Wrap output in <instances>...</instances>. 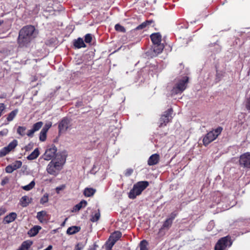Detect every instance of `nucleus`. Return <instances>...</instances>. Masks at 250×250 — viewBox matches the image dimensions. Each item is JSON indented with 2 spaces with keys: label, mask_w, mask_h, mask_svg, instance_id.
<instances>
[{
  "label": "nucleus",
  "mask_w": 250,
  "mask_h": 250,
  "mask_svg": "<svg viewBox=\"0 0 250 250\" xmlns=\"http://www.w3.org/2000/svg\"><path fill=\"white\" fill-rule=\"evenodd\" d=\"M84 245L82 243H78L76 246L74 250H82Z\"/></svg>",
  "instance_id": "obj_42"
},
{
  "label": "nucleus",
  "mask_w": 250,
  "mask_h": 250,
  "mask_svg": "<svg viewBox=\"0 0 250 250\" xmlns=\"http://www.w3.org/2000/svg\"><path fill=\"white\" fill-rule=\"evenodd\" d=\"M88 250H95L94 248H90Z\"/></svg>",
  "instance_id": "obj_53"
},
{
  "label": "nucleus",
  "mask_w": 250,
  "mask_h": 250,
  "mask_svg": "<svg viewBox=\"0 0 250 250\" xmlns=\"http://www.w3.org/2000/svg\"><path fill=\"white\" fill-rule=\"evenodd\" d=\"M8 182V179L7 178H5L4 179H3L2 181H1V185L2 186H4L5 184H6V183H7Z\"/></svg>",
  "instance_id": "obj_50"
},
{
  "label": "nucleus",
  "mask_w": 250,
  "mask_h": 250,
  "mask_svg": "<svg viewBox=\"0 0 250 250\" xmlns=\"http://www.w3.org/2000/svg\"><path fill=\"white\" fill-rule=\"evenodd\" d=\"M65 187V186L64 185H61L60 186L57 187L56 188V191L57 193H59L60 191L64 189Z\"/></svg>",
  "instance_id": "obj_43"
},
{
  "label": "nucleus",
  "mask_w": 250,
  "mask_h": 250,
  "mask_svg": "<svg viewBox=\"0 0 250 250\" xmlns=\"http://www.w3.org/2000/svg\"><path fill=\"white\" fill-rule=\"evenodd\" d=\"M70 125L69 120L65 118L63 119L59 124V131H65Z\"/></svg>",
  "instance_id": "obj_12"
},
{
  "label": "nucleus",
  "mask_w": 250,
  "mask_h": 250,
  "mask_svg": "<svg viewBox=\"0 0 250 250\" xmlns=\"http://www.w3.org/2000/svg\"><path fill=\"white\" fill-rule=\"evenodd\" d=\"M240 164L245 167L250 168V152H246L240 156Z\"/></svg>",
  "instance_id": "obj_9"
},
{
  "label": "nucleus",
  "mask_w": 250,
  "mask_h": 250,
  "mask_svg": "<svg viewBox=\"0 0 250 250\" xmlns=\"http://www.w3.org/2000/svg\"><path fill=\"white\" fill-rule=\"evenodd\" d=\"M160 156L157 154H154L150 156L147 164L149 166H153L156 165L159 161Z\"/></svg>",
  "instance_id": "obj_13"
},
{
  "label": "nucleus",
  "mask_w": 250,
  "mask_h": 250,
  "mask_svg": "<svg viewBox=\"0 0 250 250\" xmlns=\"http://www.w3.org/2000/svg\"><path fill=\"white\" fill-rule=\"evenodd\" d=\"M188 78L185 76L178 78L175 80V85L171 90L172 94H178L182 93L187 88Z\"/></svg>",
  "instance_id": "obj_3"
},
{
  "label": "nucleus",
  "mask_w": 250,
  "mask_h": 250,
  "mask_svg": "<svg viewBox=\"0 0 250 250\" xmlns=\"http://www.w3.org/2000/svg\"><path fill=\"white\" fill-rule=\"evenodd\" d=\"M132 172L133 170L132 169H128L125 172V175L126 176H129L132 173Z\"/></svg>",
  "instance_id": "obj_46"
},
{
  "label": "nucleus",
  "mask_w": 250,
  "mask_h": 250,
  "mask_svg": "<svg viewBox=\"0 0 250 250\" xmlns=\"http://www.w3.org/2000/svg\"><path fill=\"white\" fill-rule=\"evenodd\" d=\"M32 245V242L30 241H24L21 246L17 250H28Z\"/></svg>",
  "instance_id": "obj_23"
},
{
  "label": "nucleus",
  "mask_w": 250,
  "mask_h": 250,
  "mask_svg": "<svg viewBox=\"0 0 250 250\" xmlns=\"http://www.w3.org/2000/svg\"><path fill=\"white\" fill-rule=\"evenodd\" d=\"M246 107L247 109L250 110V97L248 98L246 101Z\"/></svg>",
  "instance_id": "obj_45"
},
{
  "label": "nucleus",
  "mask_w": 250,
  "mask_h": 250,
  "mask_svg": "<svg viewBox=\"0 0 250 250\" xmlns=\"http://www.w3.org/2000/svg\"><path fill=\"white\" fill-rule=\"evenodd\" d=\"M47 216L46 211L42 210L37 213V218L41 223H44L46 221V217Z\"/></svg>",
  "instance_id": "obj_15"
},
{
  "label": "nucleus",
  "mask_w": 250,
  "mask_h": 250,
  "mask_svg": "<svg viewBox=\"0 0 250 250\" xmlns=\"http://www.w3.org/2000/svg\"><path fill=\"white\" fill-rule=\"evenodd\" d=\"M80 230V228L77 226H72L68 228L66 233L68 234H74Z\"/></svg>",
  "instance_id": "obj_22"
},
{
  "label": "nucleus",
  "mask_w": 250,
  "mask_h": 250,
  "mask_svg": "<svg viewBox=\"0 0 250 250\" xmlns=\"http://www.w3.org/2000/svg\"><path fill=\"white\" fill-rule=\"evenodd\" d=\"M147 245L148 243L146 240L141 241L139 244L140 250H148L147 247Z\"/></svg>",
  "instance_id": "obj_29"
},
{
  "label": "nucleus",
  "mask_w": 250,
  "mask_h": 250,
  "mask_svg": "<svg viewBox=\"0 0 250 250\" xmlns=\"http://www.w3.org/2000/svg\"><path fill=\"white\" fill-rule=\"evenodd\" d=\"M31 199L27 196H24L20 200V204L23 207H27L30 203Z\"/></svg>",
  "instance_id": "obj_17"
},
{
  "label": "nucleus",
  "mask_w": 250,
  "mask_h": 250,
  "mask_svg": "<svg viewBox=\"0 0 250 250\" xmlns=\"http://www.w3.org/2000/svg\"><path fill=\"white\" fill-rule=\"evenodd\" d=\"M177 213H176L175 212H173L169 215L167 219L171 220V221L173 222V220L175 219Z\"/></svg>",
  "instance_id": "obj_41"
},
{
  "label": "nucleus",
  "mask_w": 250,
  "mask_h": 250,
  "mask_svg": "<svg viewBox=\"0 0 250 250\" xmlns=\"http://www.w3.org/2000/svg\"><path fill=\"white\" fill-rule=\"evenodd\" d=\"M8 130L7 129H4L0 132V135L5 136L8 133Z\"/></svg>",
  "instance_id": "obj_48"
},
{
  "label": "nucleus",
  "mask_w": 250,
  "mask_h": 250,
  "mask_svg": "<svg viewBox=\"0 0 250 250\" xmlns=\"http://www.w3.org/2000/svg\"><path fill=\"white\" fill-rule=\"evenodd\" d=\"M96 190L92 188H86L84 190L83 194L86 197H90L94 195Z\"/></svg>",
  "instance_id": "obj_25"
},
{
  "label": "nucleus",
  "mask_w": 250,
  "mask_h": 250,
  "mask_svg": "<svg viewBox=\"0 0 250 250\" xmlns=\"http://www.w3.org/2000/svg\"><path fill=\"white\" fill-rule=\"evenodd\" d=\"M26 128L24 126H19L17 129V133L23 136L25 135V131H26Z\"/></svg>",
  "instance_id": "obj_34"
},
{
  "label": "nucleus",
  "mask_w": 250,
  "mask_h": 250,
  "mask_svg": "<svg viewBox=\"0 0 250 250\" xmlns=\"http://www.w3.org/2000/svg\"><path fill=\"white\" fill-rule=\"evenodd\" d=\"M22 162L21 161H16L11 165L14 170L20 168Z\"/></svg>",
  "instance_id": "obj_33"
},
{
  "label": "nucleus",
  "mask_w": 250,
  "mask_h": 250,
  "mask_svg": "<svg viewBox=\"0 0 250 250\" xmlns=\"http://www.w3.org/2000/svg\"><path fill=\"white\" fill-rule=\"evenodd\" d=\"M98 169H99L98 167L97 166V165L96 164L94 165V166L92 167V169L91 170L92 172L94 173V172H96L97 170Z\"/></svg>",
  "instance_id": "obj_49"
},
{
  "label": "nucleus",
  "mask_w": 250,
  "mask_h": 250,
  "mask_svg": "<svg viewBox=\"0 0 250 250\" xmlns=\"http://www.w3.org/2000/svg\"><path fill=\"white\" fill-rule=\"evenodd\" d=\"M74 45L76 48H80L82 47H85L86 45L84 43L83 39L79 38L77 40H75L74 43Z\"/></svg>",
  "instance_id": "obj_20"
},
{
  "label": "nucleus",
  "mask_w": 250,
  "mask_h": 250,
  "mask_svg": "<svg viewBox=\"0 0 250 250\" xmlns=\"http://www.w3.org/2000/svg\"><path fill=\"white\" fill-rule=\"evenodd\" d=\"M51 126V124H46L45 126L42 128L43 130H45L47 132L48 130Z\"/></svg>",
  "instance_id": "obj_47"
},
{
  "label": "nucleus",
  "mask_w": 250,
  "mask_h": 250,
  "mask_svg": "<svg viewBox=\"0 0 250 250\" xmlns=\"http://www.w3.org/2000/svg\"><path fill=\"white\" fill-rule=\"evenodd\" d=\"M172 112V109L169 108L162 115L159 121V127H162L166 126L171 120Z\"/></svg>",
  "instance_id": "obj_6"
},
{
  "label": "nucleus",
  "mask_w": 250,
  "mask_h": 250,
  "mask_svg": "<svg viewBox=\"0 0 250 250\" xmlns=\"http://www.w3.org/2000/svg\"><path fill=\"white\" fill-rule=\"evenodd\" d=\"M37 33L33 26L28 25L23 27L20 31L18 43L20 46H26L35 38Z\"/></svg>",
  "instance_id": "obj_1"
},
{
  "label": "nucleus",
  "mask_w": 250,
  "mask_h": 250,
  "mask_svg": "<svg viewBox=\"0 0 250 250\" xmlns=\"http://www.w3.org/2000/svg\"><path fill=\"white\" fill-rule=\"evenodd\" d=\"M115 29L116 31L125 33V28L119 24H117L115 26Z\"/></svg>",
  "instance_id": "obj_38"
},
{
  "label": "nucleus",
  "mask_w": 250,
  "mask_h": 250,
  "mask_svg": "<svg viewBox=\"0 0 250 250\" xmlns=\"http://www.w3.org/2000/svg\"><path fill=\"white\" fill-rule=\"evenodd\" d=\"M39 155V151L38 148H36L27 157L28 160H32L37 158Z\"/></svg>",
  "instance_id": "obj_24"
},
{
  "label": "nucleus",
  "mask_w": 250,
  "mask_h": 250,
  "mask_svg": "<svg viewBox=\"0 0 250 250\" xmlns=\"http://www.w3.org/2000/svg\"><path fill=\"white\" fill-rule=\"evenodd\" d=\"M5 213V210L4 209L0 208V216L3 215Z\"/></svg>",
  "instance_id": "obj_51"
},
{
  "label": "nucleus",
  "mask_w": 250,
  "mask_h": 250,
  "mask_svg": "<svg viewBox=\"0 0 250 250\" xmlns=\"http://www.w3.org/2000/svg\"><path fill=\"white\" fill-rule=\"evenodd\" d=\"M57 148L55 146L47 149L43 155V159L47 161L51 160L55 156Z\"/></svg>",
  "instance_id": "obj_10"
},
{
  "label": "nucleus",
  "mask_w": 250,
  "mask_h": 250,
  "mask_svg": "<svg viewBox=\"0 0 250 250\" xmlns=\"http://www.w3.org/2000/svg\"><path fill=\"white\" fill-rule=\"evenodd\" d=\"M10 152L9 150L7 148L6 146L3 147L0 150V156H5L7 154H8Z\"/></svg>",
  "instance_id": "obj_37"
},
{
  "label": "nucleus",
  "mask_w": 250,
  "mask_h": 250,
  "mask_svg": "<svg viewBox=\"0 0 250 250\" xmlns=\"http://www.w3.org/2000/svg\"><path fill=\"white\" fill-rule=\"evenodd\" d=\"M17 145H18L17 141L16 140H14L12 142L10 143L6 147H7L8 150H9V151H10L12 150H13L14 148H15L16 147V146H17Z\"/></svg>",
  "instance_id": "obj_32"
},
{
  "label": "nucleus",
  "mask_w": 250,
  "mask_h": 250,
  "mask_svg": "<svg viewBox=\"0 0 250 250\" xmlns=\"http://www.w3.org/2000/svg\"><path fill=\"white\" fill-rule=\"evenodd\" d=\"M46 133L47 131L45 130L42 129L40 133V140L41 141H44L46 138Z\"/></svg>",
  "instance_id": "obj_35"
},
{
  "label": "nucleus",
  "mask_w": 250,
  "mask_h": 250,
  "mask_svg": "<svg viewBox=\"0 0 250 250\" xmlns=\"http://www.w3.org/2000/svg\"><path fill=\"white\" fill-rule=\"evenodd\" d=\"M152 22V21H147L144 22H143L142 24L138 25L136 28V30H141L145 28L148 25L151 24Z\"/></svg>",
  "instance_id": "obj_28"
},
{
  "label": "nucleus",
  "mask_w": 250,
  "mask_h": 250,
  "mask_svg": "<svg viewBox=\"0 0 250 250\" xmlns=\"http://www.w3.org/2000/svg\"><path fill=\"white\" fill-rule=\"evenodd\" d=\"M67 218H65L64 221L62 224V226H64L65 225V222L67 221Z\"/></svg>",
  "instance_id": "obj_52"
},
{
  "label": "nucleus",
  "mask_w": 250,
  "mask_h": 250,
  "mask_svg": "<svg viewBox=\"0 0 250 250\" xmlns=\"http://www.w3.org/2000/svg\"><path fill=\"white\" fill-rule=\"evenodd\" d=\"M101 214L100 210L98 209L94 213L91 215V218L90 219L91 221L93 222H96L98 221L100 218Z\"/></svg>",
  "instance_id": "obj_26"
},
{
  "label": "nucleus",
  "mask_w": 250,
  "mask_h": 250,
  "mask_svg": "<svg viewBox=\"0 0 250 250\" xmlns=\"http://www.w3.org/2000/svg\"><path fill=\"white\" fill-rule=\"evenodd\" d=\"M150 38L153 44L161 43L162 36L159 33L152 34Z\"/></svg>",
  "instance_id": "obj_14"
},
{
  "label": "nucleus",
  "mask_w": 250,
  "mask_h": 250,
  "mask_svg": "<svg viewBox=\"0 0 250 250\" xmlns=\"http://www.w3.org/2000/svg\"><path fill=\"white\" fill-rule=\"evenodd\" d=\"M172 223V221L171 220L167 219L164 223L162 229H168L171 227Z\"/></svg>",
  "instance_id": "obj_30"
},
{
  "label": "nucleus",
  "mask_w": 250,
  "mask_h": 250,
  "mask_svg": "<svg viewBox=\"0 0 250 250\" xmlns=\"http://www.w3.org/2000/svg\"><path fill=\"white\" fill-rule=\"evenodd\" d=\"M48 201V194L47 193H45L41 198V199L40 200V203L41 204H44L47 203Z\"/></svg>",
  "instance_id": "obj_36"
},
{
  "label": "nucleus",
  "mask_w": 250,
  "mask_h": 250,
  "mask_svg": "<svg viewBox=\"0 0 250 250\" xmlns=\"http://www.w3.org/2000/svg\"><path fill=\"white\" fill-rule=\"evenodd\" d=\"M41 229V227L39 226H35L32 229H31L28 231V234L30 236H35Z\"/></svg>",
  "instance_id": "obj_21"
},
{
  "label": "nucleus",
  "mask_w": 250,
  "mask_h": 250,
  "mask_svg": "<svg viewBox=\"0 0 250 250\" xmlns=\"http://www.w3.org/2000/svg\"><path fill=\"white\" fill-rule=\"evenodd\" d=\"M35 185V183L34 181H32L28 185L23 186L22 188L25 190L29 191L32 189L34 187Z\"/></svg>",
  "instance_id": "obj_31"
},
{
  "label": "nucleus",
  "mask_w": 250,
  "mask_h": 250,
  "mask_svg": "<svg viewBox=\"0 0 250 250\" xmlns=\"http://www.w3.org/2000/svg\"><path fill=\"white\" fill-rule=\"evenodd\" d=\"M148 185L149 183L146 181L136 183L133 185L132 189L130 190L128 193V197L131 199H135L137 196L140 195Z\"/></svg>",
  "instance_id": "obj_2"
},
{
  "label": "nucleus",
  "mask_w": 250,
  "mask_h": 250,
  "mask_svg": "<svg viewBox=\"0 0 250 250\" xmlns=\"http://www.w3.org/2000/svg\"><path fill=\"white\" fill-rule=\"evenodd\" d=\"M92 40V36L90 34H87L84 37V41L86 43H90Z\"/></svg>",
  "instance_id": "obj_39"
},
{
  "label": "nucleus",
  "mask_w": 250,
  "mask_h": 250,
  "mask_svg": "<svg viewBox=\"0 0 250 250\" xmlns=\"http://www.w3.org/2000/svg\"><path fill=\"white\" fill-rule=\"evenodd\" d=\"M43 123L39 122L34 124L32 129L28 130L26 135L29 137H32L34 133L38 131L42 126Z\"/></svg>",
  "instance_id": "obj_11"
},
{
  "label": "nucleus",
  "mask_w": 250,
  "mask_h": 250,
  "mask_svg": "<svg viewBox=\"0 0 250 250\" xmlns=\"http://www.w3.org/2000/svg\"><path fill=\"white\" fill-rule=\"evenodd\" d=\"M18 112V109H15L11 111L7 116V120L8 122L12 121L17 115Z\"/></svg>",
  "instance_id": "obj_27"
},
{
  "label": "nucleus",
  "mask_w": 250,
  "mask_h": 250,
  "mask_svg": "<svg viewBox=\"0 0 250 250\" xmlns=\"http://www.w3.org/2000/svg\"><path fill=\"white\" fill-rule=\"evenodd\" d=\"M153 51L156 54H160L164 49V45L162 43L153 44L152 47Z\"/></svg>",
  "instance_id": "obj_18"
},
{
  "label": "nucleus",
  "mask_w": 250,
  "mask_h": 250,
  "mask_svg": "<svg viewBox=\"0 0 250 250\" xmlns=\"http://www.w3.org/2000/svg\"><path fill=\"white\" fill-rule=\"evenodd\" d=\"M64 162L65 160L63 159L59 161H51L47 166V172L49 174L54 176L58 175L62 169Z\"/></svg>",
  "instance_id": "obj_4"
},
{
  "label": "nucleus",
  "mask_w": 250,
  "mask_h": 250,
  "mask_svg": "<svg viewBox=\"0 0 250 250\" xmlns=\"http://www.w3.org/2000/svg\"><path fill=\"white\" fill-rule=\"evenodd\" d=\"M231 243L230 241L229 237H224L220 239L216 243L214 250H225L228 247H230Z\"/></svg>",
  "instance_id": "obj_8"
},
{
  "label": "nucleus",
  "mask_w": 250,
  "mask_h": 250,
  "mask_svg": "<svg viewBox=\"0 0 250 250\" xmlns=\"http://www.w3.org/2000/svg\"><path fill=\"white\" fill-rule=\"evenodd\" d=\"M14 170V169L11 166V165H8V166H7L5 168V171L7 172V173H12L13 171Z\"/></svg>",
  "instance_id": "obj_40"
},
{
  "label": "nucleus",
  "mask_w": 250,
  "mask_h": 250,
  "mask_svg": "<svg viewBox=\"0 0 250 250\" xmlns=\"http://www.w3.org/2000/svg\"><path fill=\"white\" fill-rule=\"evenodd\" d=\"M5 106L4 104L0 103V117L1 116L2 112L5 109Z\"/></svg>",
  "instance_id": "obj_44"
},
{
  "label": "nucleus",
  "mask_w": 250,
  "mask_h": 250,
  "mask_svg": "<svg viewBox=\"0 0 250 250\" xmlns=\"http://www.w3.org/2000/svg\"><path fill=\"white\" fill-rule=\"evenodd\" d=\"M3 23L2 21H0V25Z\"/></svg>",
  "instance_id": "obj_54"
},
{
  "label": "nucleus",
  "mask_w": 250,
  "mask_h": 250,
  "mask_svg": "<svg viewBox=\"0 0 250 250\" xmlns=\"http://www.w3.org/2000/svg\"><path fill=\"white\" fill-rule=\"evenodd\" d=\"M86 205L87 202L84 200H82L79 204L74 206L72 211H79L82 208L85 207Z\"/></svg>",
  "instance_id": "obj_19"
},
{
  "label": "nucleus",
  "mask_w": 250,
  "mask_h": 250,
  "mask_svg": "<svg viewBox=\"0 0 250 250\" xmlns=\"http://www.w3.org/2000/svg\"><path fill=\"white\" fill-rule=\"evenodd\" d=\"M222 128L219 127L215 130H213L208 133L203 138V142L205 146H207L210 143L214 141L221 133Z\"/></svg>",
  "instance_id": "obj_5"
},
{
  "label": "nucleus",
  "mask_w": 250,
  "mask_h": 250,
  "mask_svg": "<svg viewBox=\"0 0 250 250\" xmlns=\"http://www.w3.org/2000/svg\"><path fill=\"white\" fill-rule=\"evenodd\" d=\"M122 234L120 231H115L109 237L105 246L106 250H111L115 243L121 237Z\"/></svg>",
  "instance_id": "obj_7"
},
{
  "label": "nucleus",
  "mask_w": 250,
  "mask_h": 250,
  "mask_svg": "<svg viewBox=\"0 0 250 250\" xmlns=\"http://www.w3.org/2000/svg\"><path fill=\"white\" fill-rule=\"evenodd\" d=\"M17 217V214L15 212H11L6 216L4 218V221L7 224L13 222Z\"/></svg>",
  "instance_id": "obj_16"
}]
</instances>
